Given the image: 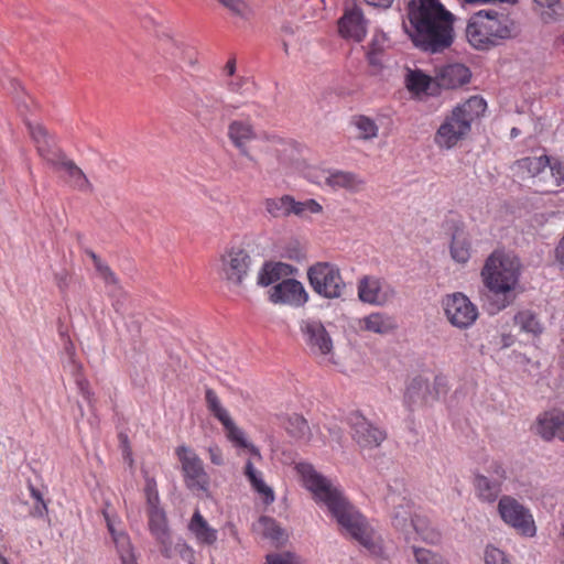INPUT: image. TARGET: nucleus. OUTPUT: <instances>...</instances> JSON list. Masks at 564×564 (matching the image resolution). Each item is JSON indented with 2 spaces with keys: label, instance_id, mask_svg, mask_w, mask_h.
<instances>
[{
  "label": "nucleus",
  "instance_id": "f3484780",
  "mask_svg": "<svg viewBox=\"0 0 564 564\" xmlns=\"http://www.w3.org/2000/svg\"><path fill=\"white\" fill-rule=\"evenodd\" d=\"M270 301L274 304L303 306L308 301V294L302 282L286 279L275 284L269 291Z\"/></svg>",
  "mask_w": 564,
  "mask_h": 564
},
{
  "label": "nucleus",
  "instance_id": "c9c22d12",
  "mask_svg": "<svg viewBox=\"0 0 564 564\" xmlns=\"http://www.w3.org/2000/svg\"><path fill=\"white\" fill-rule=\"evenodd\" d=\"M111 533L121 564H139L130 538L123 532Z\"/></svg>",
  "mask_w": 564,
  "mask_h": 564
},
{
  "label": "nucleus",
  "instance_id": "a19ab883",
  "mask_svg": "<svg viewBox=\"0 0 564 564\" xmlns=\"http://www.w3.org/2000/svg\"><path fill=\"white\" fill-rule=\"evenodd\" d=\"M388 39L384 33H375L368 47L367 56L370 64L378 63V56L382 53Z\"/></svg>",
  "mask_w": 564,
  "mask_h": 564
},
{
  "label": "nucleus",
  "instance_id": "9d476101",
  "mask_svg": "<svg viewBox=\"0 0 564 564\" xmlns=\"http://www.w3.org/2000/svg\"><path fill=\"white\" fill-rule=\"evenodd\" d=\"M205 401L208 411L223 424L228 441L236 447L248 449L253 457L261 460L260 451L248 442L243 431L231 420L228 411L223 406L217 393L213 389H206Z\"/></svg>",
  "mask_w": 564,
  "mask_h": 564
},
{
  "label": "nucleus",
  "instance_id": "ea45409f",
  "mask_svg": "<svg viewBox=\"0 0 564 564\" xmlns=\"http://www.w3.org/2000/svg\"><path fill=\"white\" fill-rule=\"evenodd\" d=\"M72 373L74 376L75 383L78 387L79 393L87 400L90 401L91 391L88 380L82 372V365L78 364L73 357H70Z\"/></svg>",
  "mask_w": 564,
  "mask_h": 564
},
{
  "label": "nucleus",
  "instance_id": "0eeeda50",
  "mask_svg": "<svg viewBox=\"0 0 564 564\" xmlns=\"http://www.w3.org/2000/svg\"><path fill=\"white\" fill-rule=\"evenodd\" d=\"M252 267L250 252L241 243L224 248L216 262V272L227 285L241 286L248 279Z\"/></svg>",
  "mask_w": 564,
  "mask_h": 564
},
{
  "label": "nucleus",
  "instance_id": "09e8293b",
  "mask_svg": "<svg viewBox=\"0 0 564 564\" xmlns=\"http://www.w3.org/2000/svg\"><path fill=\"white\" fill-rule=\"evenodd\" d=\"M448 391V382L445 376L437 375L431 386V398L432 403L438 400L442 395H445Z\"/></svg>",
  "mask_w": 564,
  "mask_h": 564
},
{
  "label": "nucleus",
  "instance_id": "473e14b6",
  "mask_svg": "<svg viewBox=\"0 0 564 564\" xmlns=\"http://www.w3.org/2000/svg\"><path fill=\"white\" fill-rule=\"evenodd\" d=\"M293 196L285 194L276 197H267L262 200V206L271 218H288L291 216V206Z\"/></svg>",
  "mask_w": 564,
  "mask_h": 564
},
{
  "label": "nucleus",
  "instance_id": "58836bf2",
  "mask_svg": "<svg viewBox=\"0 0 564 564\" xmlns=\"http://www.w3.org/2000/svg\"><path fill=\"white\" fill-rule=\"evenodd\" d=\"M286 432L294 438L303 440L310 434L307 421L299 414L289 416L285 423Z\"/></svg>",
  "mask_w": 564,
  "mask_h": 564
},
{
  "label": "nucleus",
  "instance_id": "4468645a",
  "mask_svg": "<svg viewBox=\"0 0 564 564\" xmlns=\"http://www.w3.org/2000/svg\"><path fill=\"white\" fill-rule=\"evenodd\" d=\"M300 330L312 354L327 356L333 351V340L321 321L304 319L300 324Z\"/></svg>",
  "mask_w": 564,
  "mask_h": 564
},
{
  "label": "nucleus",
  "instance_id": "6e6d98bb",
  "mask_svg": "<svg viewBox=\"0 0 564 564\" xmlns=\"http://www.w3.org/2000/svg\"><path fill=\"white\" fill-rule=\"evenodd\" d=\"M210 463L216 466H221L224 464L223 452L218 446H210L208 448Z\"/></svg>",
  "mask_w": 564,
  "mask_h": 564
},
{
  "label": "nucleus",
  "instance_id": "ddd939ff",
  "mask_svg": "<svg viewBox=\"0 0 564 564\" xmlns=\"http://www.w3.org/2000/svg\"><path fill=\"white\" fill-rule=\"evenodd\" d=\"M351 437L362 449L379 447L387 438V433L373 425L360 413H351L349 416Z\"/></svg>",
  "mask_w": 564,
  "mask_h": 564
},
{
  "label": "nucleus",
  "instance_id": "864d4df0",
  "mask_svg": "<svg viewBox=\"0 0 564 564\" xmlns=\"http://www.w3.org/2000/svg\"><path fill=\"white\" fill-rule=\"evenodd\" d=\"M265 141L269 143V145L274 149L276 152L280 151H286L289 149L293 148V143L291 141H286L282 139L279 135L275 134H265L264 135Z\"/></svg>",
  "mask_w": 564,
  "mask_h": 564
},
{
  "label": "nucleus",
  "instance_id": "c03bdc74",
  "mask_svg": "<svg viewBox=\"0 0 564 564\" xmlns=\"http://www.w3.org/2000/svg\"><path fill=\"white\" fill-rule=\"evenodd\" d=\"M220 6H223L225 9H227L232 14L240 17V18H247L251 9L249 4L245 0H216Z\"/></svg>",
  "mask_w": 564,
  "mask_h": 564
},
{
  "label": "nucleus",
  "instance_id": "39448f33",
  "mask_svg": "<svg viewBox=\"0 0 564 564\" xmlns=\"http://www.w3.org/2000/svg\"><path fill=\"white\" fill-rule=\"evenodd\" d=\"M39 155L54 170L64 172L66 182L79 192H90L93 185L83 170L55 144L54 138L42 124H29Z\"/></svg>",
  "mask_w": 564,
  "mask_h": 564
},
{
  "label": "nucleus",
  "instance_id": "9b49d317",
  "mask_svg": "<svg viewBox=\"0 0 564 564\" xmlns=\"http://www.w3.org/2000/svg\"><path fill=\"white\" fill-rule=\"evenodd\" d=\"M442 305L447 321L459 329L470 327L478 318L477 306L460 292L446 295Z\"/></svg>",
  "mask_w": 564,
  "mask_h": 564
},
{
  "label": "nucleus",
  "instance_id": "de8ad7c7",
  "mask_svg": "<svg viewBox=\"0 0 564 564\" xmlns=\"http://www.w3.org/2000/svg\"><path fill=\"white\" fill-rule=\"evenodd\" d=\"M158 50L167 62H173L183 52V48L172 40L161 42Z\"/></svg>",
  "mask_w": 564,
  "mask_h": 564
},
{
  "label": "nucleus",
  "instance_id": "cd10ccee",
  "mask_svg": "<svg viewBox=\"0 0 564 564\" xmlns=\"http://www.w3.org/2000/svg\"><path fill=\"white\" fill-rule=\"evenodd\" d=\"M473 485L478 499L489 503H494L502 490L500 481L479 473L474 475Z\"/></svg>",
  "mask_w": 564,
  "mask_h": 564
},
{
  "label": "nucleus",
  "instance_id": "e433bc0d",
  "mask_svg": "<svg viewBox=\"0 0 564 564\" xmlns=\"http://www.w3.org/2000/svg\"><path fill=\"white\" fill-rule=\"evenodd\" d=\"M351 124L358 132V139L368 141L378 137L379 127L376 121L365 115H357L351 118Z\"/></svg>",
  "mask_w": 564,
  "mask_h": 564
},
{
  "label": "nucleus",
  "instance_id": "72a5a7b5",
  "mask_svg": "<svg viewBox=\"0 0 564 564\" xmlns=\"http://www.w3.org/2000/svg\"><path fill=\"white\" fill-rule=\"evenodd\" d=\"M547 182H542V193L555 192L556 187L564 185V162L550 158V163L546 167Z\"/></svg>",
  "mask_w": 564,
  "mask_h": 564
},
{
  "label": "nucleus",
  "instance_id": "2f4dec72",
  "mask_svg": "<svg viewBox=\"0 0 564 564\" xmlns=\"http://www.w3.org/2000/svg\"><path fill=\"white\" fill-rule=\"evenodd\" d=\"M293 267L282 262H265L258 272L257 282L261 286H269L283 275L292 274Z\"/></svg>",
  "mask_w": 564,
  "mask_h": 564
},
{
  "label": "nucleus",
  "instance_id": "3c124183",
  "mask_svg": "<svg viewBox=\"0 0 564 564\" xmlns=\"http://www.w3.org/2000/svg\"><path fill=\"white\" fill-rule=\"evenodd\" d=\"M485 562L486 564H510L505 553L491 545L486 547Z\"/></svg>",
  "mask_w": 564,
  "mask_h": 564
},
{
  "label": "nucleus",
  "instance_id": "2eb2a0df",
  "mask_svg": "<svg viewBox=\"0 0 564 564\" xmlns=\"http://www.w3.org/2000/svg\"><path fill=\"white\" fill-rule=\"evenodd\" d=\"M227 138L241 156L253 159L249 144L257 140L258 133L250 118L231 120L227 127Z\"/></svg>",
  "mask_w": 564,
  "mask_h": 564
},
{
  "label": "nucleus",
  "instance_id": "774afa93",
  "mask_svg": "<svg viewBox=\"0 0 564 564\" xmlns=\"http://www.w3.org/2000/svg\"><path fill=\"white\" fill-rule=\"evenodd\" d=\"M1 564H10L9 561L4 556H0Z\"/></svg>",
  "mask_w": 564,
  "mask_h": 564
},
{
  "label": "nucleus",
  "instance_id": "4d7b16f0",
  "mask_svg": "<svg viewBox=\"0 0 564 564\" xmlns=\"http://www.w3.org/2000/svg\"><path fill=\"white\" fill-rule=\"evenodd\" d=\"M176 547L178 549V553L183 558L187 560L188 562L194 558V551L187 544H177Z\"/></svg>",
  "mask_w": 564,
  "mask_h": 564
},
{
  "label": "nucleus",
  "instance_id": "37998d69",
  "mask_svg": "<svg viewBox=\"0 0 564 564\" xmlns=\"http://www.w3.org/2000/svg\"><path fill=\"white\" fill-rule=\"evenodd\" d=\"M411 523L415 530V532L421 536V539L427 543H437L440 541V533L433 528H429L424 524L421 519H412Z\"/></svg>",
  "mask_w": 564,
  "mask_h": 564
},
{
  "label": "nucleus",
  "instance_id": "f03ea898",
  "mask_svg": "<svg viewBox=\"0 0 564 564\" xmlns=\"http://www.w3.org/2000/svg\"><path fill=\"white\" fill-rule=\"evenodd\" d=\"M406 32L423 52L441 53L454 41V17L440 0H411Z\"/></svg>",
  "mask_w": 564,
  "mask_h": 564
},
{
  "label": "nucleus",
  "instance_id": "603ef678",
  "mask_svg": "<svg viewBox=\"0 0 564 564\" xmlns=\"http://www.w3.org/2000/svg\"><path fill=\"white\" fill-rule=\"evenodd\" d=\"M488 477L494 478L501 484H503L507 479V470L503 465L498 460H492L487 468Z\"/></svg>",
  "mask_w": 564,
  "mask_h": 564
},
{
  "label": "nucleus",
  "instance_id": "69168bd1",
  "mask_svg": "<svg viewBox=\"0 0 564 564\" xmlns=\"http://www.w3.org/2000/svg\"><path fill=\"white\" fill-rule=\"evenodd\" d=\"M409 514H410V512H408V511H404L403 513H401V512H397V513H395V517H394V521H395V522H394V525H395V527L400 525V522H399V518H400V517H401L404 521H406V519H408V517H406V516H409Z\"/></svg>",
  "mask_w": 564,
  "mask_h": 564
},
{
  "label": "nucleus",
  "instance_id": "680f3d73",
  "mask_svg": "<svg viewBox=\"0 0 564 564\" xmlns=\"http://www.w3.org/2000/svg\"><path fill=\"white\" fill-rule=\"evenodd\" d=\"M30 489V495L33 499H35L37 501V503H46L43 499V496L42 494L40 492L39 489H36L34 486L30 485L29 487Z\"/></svg>",
  "mask_w": 564,
  "mask_h": 564
},
{
  "label": "nucleus",
  "instance_id": "412c9836",
  "mask_svg": "<svg viewBox=\"0 0 564 564\" xmlns=\"http://www.w3.org/2000/svg\"><path fill=\"white\" fill-rule=\"evenodd\" d=\"M324 184L334 191L345 189L350 193H358L365 188V180L351 171L333 170L327 171Z\"/></svg>",
  "mask_w": 564,
  "mask_h": 564
},
{
  "label": "nucleus",
  "instance_id": "aec40b11",
  "mask_svg": "<svg viewBox=\"0 0 564 564\" xmlns=\"http://www.w3.org/2000/svg\"><path fill=\"white\" fill-rule=\"evenodd\" d=\"M339 34L347 40L361 42L366 34V21L364 14L358 7L347 9L338 21Z\"/></svg>",
  "mask_w": 564,
  "mask_h": 564
},
{
  "label": "nucleus",
  "instance_id": "a18cd8bd",
  "mask_svg": "<svg viewBox=\"0 0 564 564\" xmlns=\"http://www.w3.org/2000/svg\"><path fill=\"white\" fill-rule=\"evenodd\" d=\"M413 551L417 564H449L441 555L430 550L414 546Z\"/></svg>",
  "mask_w": 564,
  "mask_h": 564
},
{
  "label": "nucleus",
  "instance_id": "a878e982",
  "mask_svg": "<svg viewBox=\"0 0 564 564\" xmlns=\"http://www.w3.org/2000/svg\"><path fill=\"white\" fill-rule=\"evenodd\" d=\"M514 325L520 332L532 338H539L545 330V323L540 312L533 308H522L513 317Z\"/></svg>",
  "mask_w": 564,
  "mask_h": 564
},
{
  "label": "nucleus",
  "instance_id": "393cba45",
  "mask_svg": "<svg viewBox=\"0 0 564 564\" xmlns=\"http://www.w3.org/2000/svg\"><path fill=\"white\" fill-rule=\"evenodd\" d=\"M538 432L546 441L555 436L564 441V411L554 409L540 415Z\"/></svg>",
  "mask_w": 564,
  "mask_h": 564
},
{
  "label": "nucleus",
  "instance_id": "c85d7f7f",
  "mask_svg": "<svg viewBox=\"0 0 564 564\" xmlns=\"http://www.w3.org/2000/svg\"><path fill=\"white\" fill-rule=\"evenodd\" d=\"M188 530L200 544L212 545L217 541V530L208 524L198 509L193 513Z\"/></svg>",
  "mask_w": 564,
  "mask_h": 564
},
{
  "label": "nucleus",
  "instance_id": "423d86ee",
  "mask_svg": "<svg viewBox=\"0 0 564 564\" xmlns=\"http://www.w3.org/2000/svg\"><path fill=\"white\" fill-rule=\"evenodd\" d=\"M514 33V22L507 14L494 10L474 13L466 26L467 41L477 50H488Z\"/></svg>",
  "mask_w": 564,
  "mask_h": 564
},
{
  "label": "nucleus",
  "instance_id": "1a4fd4ad",
  "mask_svg": "<svg viewBox=\"0 0 564 564\" xmlns=\"http://www.w3.org/2000/svg\"><path fill=\"white\" fill-rule=\"evenodd\" d=\"M307 279L313 291L322 297L334 300L345 293L346 283L335 263L321 261L312 264L307 270Z\"/></svg>",
  "mask_w": 564,
  "mask_h": 564
},
{
  "label": "nucleus",
  "instance_id": "b1692460",
  "mask_svg": "<svg viewBox=\"0 0 564 564\" xmlns=\"http://www.w3.org/2000/svg\"><path fill=\"white\" fill-rule=\"evenodd\" d=\"M405 87L414 96H434L438 93L435 76L426 75L421 69H408L405 75Z\"/></svg>",
  "mask_w": 564,
  "mask_h": 564
},
{
  "label": "nucleus",
  "instance_id": "f257e3e1",
  "mask_svg": "<svg viewBox=\"0 0 564 564\" xmlns=\"http://www.w3.org/2000/svg\"><path fill=\"white\" fill-rule=\"evenodd\" d=\"M294 469L302 486L312 494L317 505L326 507L338 525L354 540L368 546L371 542L372 530L366 518L348 500L341 487L316 470L306 462H300Z\"/></svg>",
  "mask_w": 564,
  "mask_h": 564
},
{
  "label": "nucleus",
  "instance_id": "e2e57ef3",
  "mask_svg": "<svg viewBox=\"0 0 564 564\" xmlns=\"http://www.w3.org/2000/svg\"><path fill=\"white\" fill-rule=\"evenodd\" d=\"M368 4L373 7L388 8L393 0H365Z\"/></svg>",
  "mask_w": 564,
  "mask_h": 564
},
{
  "label": "nucleus",
  "instance_id": "6e6552de",
  "mask_svg": "<svg viewBox=\"0 0 564 564\" xmlns=\"http://www.w3.org/2000/svg\"><path fill=\"white\" fill-rule=\"evenodd\" d=\"M175 456L184 486L197 496L210 497V477L197 453L189 446L180 445L175 448Z\"/></svg>",
  "mask_w": 564,
  "mask_h": 564
},
{
  "label": "nucleus",
  "instance_id": "13d9d810",
  "mask_svg": "<svg viewBox=\"0 0 564 564\" xmlns=\"http://www.w3.org/2000/svg\"><path fill=\"white\" fill-rule=\"evenodd\" d=\"M556 260L564 267V234L555 249Z\"/></svg>",
  "mask_w": 564,
  "mask_h": 564
},
{
  "label": "nucleus",
  "instance_id": "a211bd4d",
  "mask_svg": "<svg viewBox=\"0 0 564 564\" xmlns=\"http://www.w3.org/2000/svg\"><path fill=\"white\" fill-rule=\"evenodd\" d=\"M149 518V530L160 544V551L166 558L173 556L171 533L164 510L161 507L147 508Z\"/></svg>",
  "mask_w": 564,
  "mask_h": 564
},
{
  "label": "nucleus",
  "instance_id": "5701e85b",
  "mask_svg": "<svg viewBox=\"0 0 564 564\" xmlns=\"http://www.w3.org/2000/svg\"><path fill=\"white\" fill-rule=\"evenodd\" d=\"M404 402L411 409L419 405L431 404V384L429 380L421 375L413 377L406 386Z\"/></svg>",
  "mask_w": 564,
  "mask_h": 564
},
{
  "label": "nucleus",
  "instance_id": "8fccbe9b",
  "mask_svg": "<svg viewBox=\"0 0 564 564\" xmlns=\"http://www.w3.org/2000/svg\"><path fill=\"white\" fill-rule=\"evenodd\" d=\"M144 492H145L148 508L160 507V497H159V492L156 489V482L154 479H152V478L147 479Z\"/></svg>",
  "mask_w": 564,
  "mask_h": 564
},
{
  "label": "nucleus",
  "instance_id": "f8f14e48",
  "mask_svg": "<svg viewBox=\"0 0 564 564\" xmlns=\"http://www.w3.org/2000/svg\"><path fill=\"white\" fill-rule=\"evenodd\" d=\"M498 512L505 523L514 528L521 534L533 536L535 524L528 508L511 496H502L498 501Z\"/></svg>",
  "mask_w": 564,
  "mask_h": 564
},
{
  "label": "nucleus",
  "instance_id": "49530a36",
  "mask_svg": "<svg viewBox=\"0 0 564 564\" xmlns=\"http://www.w3.org/2000/svg\"><path fill=\"white\" fill-rule=\"evenodd\" d=\"M225 85L228 91L232 94L245 95L248 93L251 83L246 77L234 76L228 78Z\"/></svg>",
  "mask_w": 564,
  "mask_h": 564
},
{
  "label": "nucleus",
  "instance_id": "7ed1b4c3",
  "mask_svg": "<svg viewBox=\"0 0 564 564\" xmlns=\"http://www.w3.org/2000/svg\"><path fill=\"white\" fill-rule=\"evenodd\" d=\"M520 261L501 250L494 251L486 260L481 278L489 291L490 305L501 311L513 303L520 279Z\"/></svg>",
  "mask_w": 564,
  "mask_h": 564
},
{
  "label": "nucleus",
  "instance_id": "5fc2aeb1",
  "mask_svg": "<svg viewBox=\"0 0 564 564\" xmlns=\"http://www.w3.org/2000/svg\"><path fill=\"white\" fill-rule=\"evenodd\" d=\"M265 564H295L294 555L289 552L268 554Z\"/></svg>",
  "mask_w": 564,
  "mask_h": 564
},
{
  "label": "nucleus",
  "instance_id": "bf43d9fd",
  "mask_svg": "<svg viewBox=\"0 0 564 564\" xmlns=\"http://www.w3.org/2000/svg\"><path fill=\"white\" fill-rule=\"evenodd\" d=\"M236 67H237L236 66V59L235 58H230V59H228V62L226 63V65L224 67V73L226 74V76L231 78L236 74Z\"/></svg>",
  "mask_w": 564,
  "mask_h": 564
},
{
  "label": "nucleus",
  "instance_id": "dca6fc26",
  "mask_svg": "<svg viewBox=\"0 0 564 564\" xmlns=\"http://www.w3.org/2000/svg\"><path fill=\"white\" fill-rule=\"evenodd\" d=\"M358 297L361 302L382 306L394 296V290L383 280L365 275L358 281Z\"/></svg>",
  "mask_w": 564,
  "mask_h": 564
},
{
  "label": "nucleus",
  "instance_id": "052dcab7",
  "mask_svg": "<svg viewBox=\"0 0 564 564\" xmlns=\"http://www.w3.org/2000/svg\"><path fill=\"white\" fill-rule=\"evenodd\" d=\"M47 511H48V510H47V505H46V503H37V505L34 507V509H33V511L31 512V514H32L33 517L42 518V517H44V516H46V514H47Z\"/></svg>",
  "mask_w": 564,
  "mask_h": 564
},
{
  "label": "nucleus",
  "instance_id": "f704fd0d",
  "mask_svg": "<svg viewBox=\"0 0 564 564\" xmlns=\"http://www.w3.org/2000/svg\"><path fill=\"white\" fill-rule=\"evenodd\" d=\"M259 530L263 538L270 540L276 546L284 544L288 540L285 531L272 518L261 517L259 519Z\"/></svg>",
  "mask_w": 564,
  "mask_h": 564
},
{
  "label": "nucleus",
  "instance_id": "79ce46f5",
  "mask_svg": "<svg viewBox=\"0 0 564 564\" xmlns=\"http://www.w3.org/2000/svg\"><path fill=\"white\" fill-rule=\"evenodd\" d=\"M94 262L95 269L107 284H116L118 282L113 271L101 261V259L91 250L86 251Z\"/></svg>",
  "mask_w": 564,
  "mask_h": 564
},
{
  "label": "nucleus",
  "instance_id": "338daca9",
  "mask_svg": "<svg viewBox=\"0 0 564 564\" xmlns=\"http://www.w3.org/2000/svg\"><path fill=\"white\" fill-rule=\"evenodd\" d=\"M56 279H58V286L66 285V275L61 276L56 275Z\"/></svg>",
  "mask_w": 564,
  "mask_h": 564
},
{
  "label": "nucleus",
  "instance_id": "20e7f679",
  "mask_svg": "<svg viewBox=\"0 0 564 564\" xmlns=\"http://www.w3.org/2000/svg\"><path fill=\"white\" fill-rule=\"evenodd\" d=\"M486 100L480 96H471L457 105L444 117L434 134V143L441 150H451L464 141L471 131V124L484 116Z\"/></svg>",
  "mask_w": 564,
  "mask_h": 564
},
{
  "label": "nucleus",
  "instance_id": "0e129e2a",
  "mask_svg": "<svg viewBox=\"0 0 564 564\" xmlns=\"http://www.w3.org/2000/svg\"><path fill=\"white\" fill-rule=\"evenodd\" d=\"M541 8H552L560 2V0H533Z\"/></svg>",
  "mask_w": 564,
  "mask_h": 564
},
{
  "label": "nucleus",
  "instance_id": "bb28decb",
  "mask_svg": "<svg viewBox=\"0 0 564 564\" xmlns=\"http://www.w3.org/2000/svg\"><path fill=\"white\" fill-rule=\"evenodd\" d=\"M452 259L457 263H466L471 254V243L468 234L463 226L457 225L452 232L449 245Z\"/></svg>",
  "mask_w": 564,
  "mask_h": 564
},
{
  "label": "nucleus",
  "instance_id": "6ab92c4d",
  "mask_svg": "<svg viewBox=\"0 0 564 564\" xmlns=\"http://www.w3.org/2000/svg\"><path fill=\"white\" fill-rule=\"evenodd\" d=\"M471 73L460 63L446 64L435 70L437 88L454 89L469 82Z\"/></svg>",
  "mask_w": 564,
  "mask_h": 564
},
{
  "label": "nucleus",
  "instance_id": "4be33fe9",
  "mask_svg": "<svg viewBox=\"0 0 564 564\" xmlns=\"http://www.w3.org/2000/svg\"><path fill=\"white\" fill-rule=\"evenodd\" d=\"M550 163V156L546 154L540 156H527L516 162V169L522 174H527L532 177L533 184L541 186L542 182H547V164Z\"/></svg>",
  "mask_w": 564,
  "mask_h": 564
},
{
  "label": "nucleus",
  "instance_id": "7c9ffc66",
  "mask_svg": "<svg viewBox=\"0 0 564 564\" xmlns=\"http://www.w3.org/2000/svg\"><path fill=\"white\" fill-rule=\"evenodd\" d=\"M359 327L367 332L384 335L392 332L397 325L392 317L383 313H371L359 321Z\"/></svg>",
  "mask_w": 564,
  "mask_h": 564
},
{
  "label": "nucleus",
  "instance_id": "c756f323",
  "mask_svg": "<svg viewBox=\"0 0 564 564\" xmlns=\"http://www.w3.org/2000/svg\"><path fill=\"white\" fill-rule=\"evenodd\" d=\"M243 474L249 480L252 489L262 498L265 505H270L274 501L275 497L272 488L264 482L262 473L256 469L250 459L247 460L245 465Z\"/></svg>",
  "mask_w": 564,
  "mask_h": 564
},
{
  "label": "nucleus",
  "instance_id": "4c0bfd02",
  "mask_svg": "<svg viewBox=\"0 0 564 564\" xmlns=\"http://www.w3.org/2000/svg\"><path fill=\"white\" fill-rule=\"evenodd\" d=\"M323 213V206L315 199L308 198L303 202L296 200L293 197V203L291 206V215H294L299 218H305L311 214H321Z\"/></svg>",
  "mask_w": 564,
  "mask_h": 564
}]
</instances>
